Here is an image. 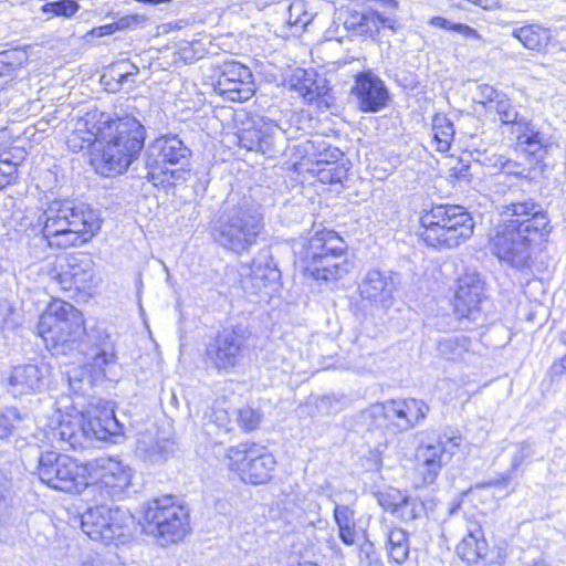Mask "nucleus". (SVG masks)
I'll use <instances>...</instances> for the list:
<instances>
[{"label":"nucleus","mask_w":566,"mask_h":566,"mask_svg":"<svg viewBox=\"0 0 566 566\" xmlns=\"http://www.w3.org/2000/svg\"><path fill=\"white\" fill-rule=\"evenodd\" d=\"M499 211L502 220L490 234L491 252L517 270L531 268L534 244L552 231L546 211L532 198L504 203Z\"/></svg>","instance_id":"obj_1"},{"label":"nucleus","mask_w":566,"mask_h":566,"mask_svg":"<svg viewBox=\"0 0 566 566\" xmlns=\"http://www.w3.org/2000/svg\"><path fill=\"white\" fill-rule=\"evenodd\" d=\"M124 426L116 419L107 401L91 406L85 412L56 415L45 428V438L61 450H83L93 442L112 440L123 436Z\"/></svg>","instance_id":"obj_2"},{"label":"nucleus","mask_w":566,"mask_h":566,"mask_svg":"<svg viewBox=\"0 0 566 566\" xmlns=\"http://www.w3.org/2000/svg\"><path fill=\"white\" fill-rule=\"evenodd\" d=\"M264 229L261 205L250 195L231 193L211 220L210 235L235 254L248 252Z\"/></svg>","instance_id":"obj_3"},{"label":"nucleus","mask_w":566,"mask_h":566,"mask_svg":"<svg viewBox=\"0 0 566 566\" xmlns=\"http://www.w3.org/2000/svg\"><path fill=\"white\" fill-rule=\"evenodd\" d=\"M98 154L92 164L98 174L112 177L123 174L138 158L146 138L145 127L135 117L112 118L102 113Z\"/></svg>","instance_id":"obj_4"},{"label":"nucleus","mask_w":566,"mask_h":566,"mask_svg":"<svg viewBox=\"0 0 566 566\" xmlns=\"http://www.w3.org/2000/svg\"><path fill=\"white\" fill-rule=\"evenodd\" d=\"M40 220L43 238L51 248L59 249L87 243L102 226L99 211L75 199L53 200Z\"/></svg>","instance_id":"obj_5"},{"label":"nucleus","mask_w":566,"mask_h":566,"mask_svg":"<svg viewBox=\"0 0 566 566\" xmlns=\"http://www.w3.org/2000/svg\"><path fill=\"white\" fill-rule=\"evenodd\" d=\"M421 239L433 248L451 249L468 240L474 222L465 208L457 205H436L420 217Z\"/></svg>","instance_id":"obj_6"},{"label":"nucleus","mask_w":566,"mask_h":566,"mask_svg":"<svg viewBox=\"0 0 566 566\" xmlns=\"http://www.w3.org/2000/svg\"><path fill=\"white\" fill-rule=\"evenodd\" d=\"M190 156V148L178 135H163L156 138L145 153L148 169L146 178L155 186L185 180V167L188 166Z\"/></svg>","instance_id":"obj_7"},{"label":"nucleus","mask_w":566,"mask_h":566,"mask_svg":"<svg viewBox=\"0 0 566 566\" xmlns=\"http://www.w3.org/2000/svg\"><path fill=\"white\" fill-rule=\"evenodd\" d=\"M145 528L157 536L161 545L177 543L190 532L189 512L171 496L148 502L144 513Z\"/></svg>","instance_id":"obj_8"},{"label":"nucleus","mask_w":566,"mask_h":566,"mask_svg":"<svg viewBox=\"0 0 566 566\" xmlns=\"http://www.w3.org/2000/svg\"><path fill=\"white\" fill-rule=\"evenodd\" d=\"M94 505L81 515L82 531L93 541L105 545L119 539L134 523L127 510L112 507L108 500L92 496Z\"/></svg>","instance_id":"obj_9"},{"label":"nucleus","mask_w":566,"mask_h":566,"mask_svg":"<svg viewBox=\"0 0 566 566\" xmlns=\"http://www.w3.org/2000/svg\"><path fill=\"white\" fill-rule=\"evenodd\" d=\"M251 332L242 324L218 331L206 345L205 360L218 371H230L250 352Z\"/></svg>","instance_id":"obj_10"},{"label":"nucleus","mask_w":566,"mask_h":566,"mask_svg":"<svg viewBox=\"0 0 566 566\" xmlns=\"http://www.w3.org/2000/svg\"><path fill=\"white\" fill-rule=\"evenodd\" d=\"M36 331L53 347L75 342L85 333L83 314L72 304L54 300L40 316Z\"/></svg>","instance_id":"obj_11"},{"label":"nucleus","mask_w":566,"mask_h":566,"mask_svg":"<svg viewBox=\"0 0 566 566\" xmlns=\"http://www.w3.org/2000/svg\"><path fill=\"white\" fill-rule=\"evenodd\" d=\"M36 473L43 483L54 490L67 493H78L84 488L87 490L86 467L65 454L41 452Z\"/></svg>","instance_id":"obj_12"},{"label":"nucleus","mask_w":566,"mask_h":566,"mask_svg":"<svg viewBox=\"0 0 566 566\" xmlns=\"http://www.w3.org/2000/svg\"><path fill=\"white\" fill-rule=\"evenodd\" d=\"M227 467L239 478L253 485L265 484L272 478L275 458L256 443L242 442L228 449Z\"/></svg>","instance_id":"obj_13"},{"label":"nucleus","mask_w":566,"mask_h":566,"mask_svg":"<svg viewBox=\"0 0 566 566\" xmlns=\"http://www.w3.org/2000/svg\"><path fill=\"white\" fill-rule=\"evenodd\" d=\"M97 481L87 484L92 496L113 501L123 497L132 486L134 470L119 459L101 458L96 461Z\"/></svg>","instance_id":"obj_14"},{"label":"nucleus","mask_w":566,"mask_h":566,"mask_svg":"<svg viewBox=\"0 0 566 566\" xmlns=\"http://www.w3.org/2000/svg\"><path fill=\"white\" fill-rule=\"evenodd\" d=\"M86 366L74 368L67 374L70 388L75 392L83 390V382L91 384L92 373L96 377H106V368L115 364V348L109 336L97 332L94 343L85 352Z\"/></svg>","instance_id":"obj_15"},{"label":"nucleus","mask_w":566,"mask_h":566,"mask_svg":"<svg viewBox=\"0 0 566 566\" xmlns=\"http://www.w3.org/2000/svg\"><path fill=\"white\" fill-rule=\"evenodd\" d=\"M239 145L251 151H260L273 158L283 154L287 147L284 132L271 119H259L238 134Z\"/></svg>","instance_id":"obj_16"},{"label":"nucleus","mask_w":566,"mask_h":566,"mask_svg":"<svg viewBox=\"0 0 566 566\" xmlns=\"http://www.w3.org/2000/svg\"><path fill=\"white\" fill-rule=\"evenodd\" d=\"M461 441L459 434H443L433 443L419 446L417 472L421 476V485H430L437 480L442 467L449 462Z\"/></svg>","instance_id":"obj_17"},{"label":"nucleus","mask_w":566,"mask_h":566,"mask_svg":"<svg viewBox=\"0 0 566 566\" xmlns=\"http://www.w3.org/2000/svg\"><path fill=\"white\" fill-rule=\"evenodd\" d=\"M241 287L249 294L270 295L268 289L276 285L281 279L269 250H261L252 260V263L241 264L239 268Z\"/></svg>","instance_id":"obj_18"},{"label":"nucleus","mask_w":566,"mask_h":566,"mask_svg":"<svg viewBox=\"0 0 566 566\" xmlns=\"http://www.w3.org/2000/svg\"><path fill=\"white\" fill-rule=\"evenodd\" d=\"M213 87L216 93L232 102L248 101L255 90L250 69L235 61L222 64Z\"/></svg>","instance_id":"obj_19"},{"label":"nucleus","mask_w":566,"mask_h":566,"mask_svg":"<svg viewBox=\"0 0 566 566\" xmlns=\"http://www.w3.org/2000/svg\"><path fill=\"white\" fill-rule=\"evenodd\" d=\"M360 418L369 430L386 429L394 434L409 430L410 420L403 399H388L374 403L361 412Z\"/></svg>","instance_id":"obj_20"},{"label":"nucleus","mask_w":566,"mask_h":566,"mask_svg":"<svg viewBox=\"0 0 566 566\" xmlns=\"http://www.w3.org/2000/svg\"><path fill=\"white\" fill-rule=\"evenodd\" d=\"M484 284L475 272H467L458 280L454 294V313L459 319L476 322L481 317Z\"/></svg>","instance_id":"obj_21"},{"label":"nucleus","mask_w":566,"mask_h":566,"mask_svg":"<svg viewBox=\"0 0 566 566\" xmlns=\"http://www.w3.org/2000/svg\"><path fill=\"white\" fill-rule=\"evenodd\" d=\"M45 364H21L12 367L6 378V390L14 398L35 395L45 386Z\"/></svg>","instance_id":"obj_22"},{"label":"nucleus","mask_w":566,"mask_h":566,"mask_svg":"<svg viewBox=\"0 0 566 566\" xmlns=\"http://www.w3.org/2000/svg\"><path fill=\"white\" fill-rule=\"evenodd\" d=\"M352 94L357 99V106L365 113H377L386 107L389 91L384 81L370 71L360 72L355 76Z\"/></svg>","instance_id":"obj_23"},{"label":"nucleus","mask_w":566,"mask_h":566,"mask_svg":"<svg viewBox=\"0 0 566 566\" xmlns=\"http://www.w3.org/2000/svg\"><path fill=\"white\" fill-rule=\"evenodd\" d=\"M358 290L363 300L376 307L388 308L392 303L396 283L390 272L369 270L361 279Z\"/></svg>","instance_id":"obj_24"},{"label":"nucleus","mask_w":566,"mask_h":566,"mask_svg":"<svg viewBox=\"0 0 566 566\" xmlns=\"http://www.w3.org/2000/svg\"><path fill=\"white\" fill-rule=\"evenodd\" d=\"M511 134L517 150L535 158H543L551 145L549 138L525 115L511 128Z\"/></svg>","instance_id":"obj_25"},{"label":"nucleus","mask_w":566,"mask_h":566,"mask_svg":"<svg viewBox=\"0 0 566 566\" xmlns=\"http://www.w3.org/2000/svg\"><path fill=\"white\" fill-rule=\"evenodd\" d=\"M347 244L337 232L322 230L307 239L298 252L301 266L334 252H346Z\"/></svg>","instance_id":"obj_26"},{"label":"nucleus","mask_w":566,"mask_h":566,"mask_svg":"<svg viewBox=\"0 0 566 566\" xmlns=\"http://www.w3.org/2000/svg\"><path fill=\"white\" fill-rule=\"evenodd\" d=\"M304 272L316 281H337L345 276L350 270L346 252H334L322 256L316 261L302 265Z\"/></svg>","instance_id":"obj_27"},{"label":"nucleus","mask_w":566,"mask_h":566,"mask_svg":"<svg viewBox=\"0 0 566 566\" xmlns=\"http://www.w3.org/2000/svg\"><path fill=\"white\" fill-rule=\"evenodd\" d=\"M395 21L373 9L349 10L344 19L345 29L359 35L374 34L380 28H394Z\"/></svg>","instance_id":"obj_28"},{"label":"nucleus","mask_w":566,"mask_h":566,"mask_svg":"<svg viewBox=\"0 0 566 566\" xmlns=\"http://www.w3.org/2000/svg\"><path fill=\"white\" fill-rule=\"evenodd\" d=\"M202 432L212 444H222L233 430L232 418L224 408L210 406L202 417Z\"/></svg>","instance_id":"obj_29"},{"label":"nucleus","mask_w":566,"mask_h":566,"mask_svg":"<svg viewBox=\"0 0 566 566\" xmlns=\"http://www.w3.org/2000/svg\"><path fill=\"white\" fill-rule=\"evenodd\" d=\"M333 517L338 528V537L346 546H353L359 538H367L363 520L356 518L354 509L345 504H335Z\"/></svg>","instance_id":"obj_30"},{"label":"nucleus","mask_w":566,"mask_h":566,"mask_svg":"<svg viewBox=\"0 0 566 566\" xmlns=\"http://www.w3.org/2000/svg\"><path fill=\"white\" fill-rule=\"evenodd\" d=\"M289 86L308 103L327 93L326 80L318 77L313 70H294L289 80Z\"/></svg>","instance_id":"obj_31"},{"label":"nucleus","mask_w":566,"mask_h":566,"mask_svg":"<svg viewBox=\"0 0 566 566\" xmlns=\"http://www.w3.org/2000/svg\"><path fill=\"white\" fill-rule=\"evenodd\" d=\"M297 147L303 153L304 158L313 163V166L347 160L345 154L339 148L332 147L321 137L306 139Z\"/></svg>","instance_id":"obj_32"},{"label":"nucleus","mask_w":566,"mask_h":566,"mask_svg":"<svg viewBox=\"0 0 566 566\" xmlns=\"http://www.w3.org/2000/svg\"><path fill=\"white\" fill-rule=\"evenodd\" d=\"M102 129L101 116L92 122L85 119L78 122L76 128L67 136L66 145L73 153L82 151L85 148L94 145L98 151L99 146V130Z\"/></svg>","instance_id":"obj_33"},{"label":"nucleus","mask_w":566,"mask_h":566,"mask_svg":"<svg viewBox=\"0 0 566 566\" xmlns=\"http://www.w3.org/2000/svg\"><path fill=\"white\" fill-rule=\"evenodd\" d=\"M488 551V543L484 539L481 526L478 523H471L468 527V534L463 536L457 546V554L467 563H476L483 558Z\"/></svg>","instance_id":"obj_34"},{"label":"nucleus","mask_w":566,"mask_h":566,"mask_svg":"<svg viewBox=\"0 0 566 566\" xmlns=\"http://www.w3.org/2000/svg\"><path fill=\"white\" fill-rule=\"evenodd\" d=\"M512 36L517 39L527 50L539 52L551 42L552 32L541 24L531 23L514 28Z\"/></svg>","instance_id":"obj_35"},{"label":"nucleus","mask_w":566,"mask_h":566,"mask_svg":"<svg viewBox=\"0 0 566 566\" xmlns=\"http://www.w3.org/2000/svg\"><path fill=\"white\" fill-rule=\"evenodd\" d=\"M137 452L145 461L150 463L166 459L175 450V443L167 439L154 440L143 437L137 440Z\"/></svg>","instance_id":"obj_36"},{"label":"nucleus","mask_w":566,"mask_h":566,"mask_svg":"<svg viewBox=\"0 0 566 566\" xmlns=\"http://www.w3.org/2000/svg\"><path fill=\"white\" fill-rule=\"evenodd\" d=\"M42 271L64 291L75 290L73 284V264L70 256L56 258L53 262L45 264Z\"/></svg>","instance_id":"obj_37"},{"label":"nucleus","mask_w":566,"mask_h":566,"mask_svg":"<svg viewBox=\"0 0 566 566\" xmlns=\"http://www.w3.org/2000/svg\"><path fill=\"white\" fill-rule=\"evenodd\" d=\"M387 547L389 557L397 564L407 560L410 551L408 533L396 526H386Z\"/></svg>","instance_id":"obj_38"},{"label":"nucleus","mask_w":566,"mask_h":566,"mask_svg":"<svg viewBox=\"0 0 566 566\" xmlns=\"http://www.w3.org/2000/svg\"><path fill=\"white\" fill-rule=\"evenodd\" d=\"M73 284L76 291H88L94 281V262L87 256L71 255Z\"/></svg>","instance_id":"obj_39"},{"label":"nucleus","mask_w":566,"mask_h":566,"mask_svg":"<svg viewBox=\"0 0 566 566\" xmlns=\"http://www.w3.org/2000/svg\"><path fill=\"white\" fill-rule=\"evenodd\" d=\"M471 340L465 335H452L441 338L438 343L439 354L449 360L463 359L469 352Z\"/></svg>","instance_id":"obj_40"},{"label":"nucleus","mask_w":566,"mask_h":566,"mask_svg":"<svg viewBox=\"0 0 566 566\" xmlns=\"http://www.w3.org/2000/svg\"><path fill=\"white\" fill-rule=\"evenodd\" d=\"M349 161L329 163L308 169L322 184H340L347 178Z\"/></svg>","instance_id":"obj_41"},{"label":"nucleus","mask_w":566,"mask_h":566,"mask_svg":"<svg viewBox=\"0 0 566 566\" xmlns=\"http://www.w3.org/2000/svg\"><path fill=\"white\" fill-rule=\"evenodd\" d=\"M433 140L439 151H448L454 136L453 123L444 115L437 114L432 119Z\"/></svg>","instance_id":"obj_42"},{"label":"nucleus","mask_w":566,"mask_h":566,"mask_svg":"<svg viewBox=\"0 0 566 566\" xmlns=\"http://www.w3.org/2000/svg\"><path fill=\"white\" fill-rule=\"evenodd\" d=\"M424 503L419 497H411L403 494V501L399 504L396 516L405 522H410L424 514Z\"/></svg>","instance_id":"obj_43"},{"label":"nucleus","mask_w":566,"mask_h":566,"mask_svg":"<svg viewBox=\"0 0 566 566\" xmlns=\"http://www.w3.org/2000/svg\"><path fill=\"white\" fill-rule=\"evenodd\" d=\"M494 108L501 123L503 125H510L511 128L517 123V120H520V118L524 116L504 94H501L495 101Z\"/></svg>","instance_id":"obj_44"},{"label":"nucleus","mask_w":566,"mask_h":566,"mask_svg":"<svg viewBox=\"0 0 566 566\" xmlns=\"http://www.w3.org/2000/svg\"><path fill=\"white\" fill-rule=\"evenodd\" d=\"M403 403L408 420H410L409 430L424 420L430 411V407L422 399L405 398Z\"/></svg>","instance_id":"obj_45"},{"label":"nucleus","mask_w":566,"mask_h":566,"mask_svg":"<svg viewBox=\"0 0 566 566\" xmlns=\"http://www.w3.org/2000/svg\"><path fill=\"white\" fill-rule=\"evenodd\" d=\"M287 23L304 29L311 21L312 14L305 10L303 0H294L287 7Z\"/></svg>","instance_id":"obj_46"},{"label":"nucleus","mask_w":566,"mask_h":566,"mask_svg":"<svg viewBox=\"0 0 566 566\" xmlns=\"http://www.w3.org/2000/svg\"><path fill=\"white\" fill-rule=\"evenodd\" d=\"M80 10V4L75 0H56L46 2L42 6L44 13H51L57 17L71 18Z\"/></svg>","instance_id":"obj_47"},{"label":"nucleus","mask_w":566,"mask_h":566,"mask_svg":"<svg viewBox=\"0 0 566 566\" xmlns=\"http://www.w3.org/2000/svg\"><path fill=\"white\" fill-rule=\"evenodd\" d=\"M430 24L440 29L458 32L468 39L481 40V35L475 29L463 23L451 22L442 17H433L430 20Z\"/></svg>","instance_id":"obj_48"},{"label":"nucleus","mask_w":566,"mask_h":566,"mask_svg":"<svg viewBox=\"0 0 566 566\" xmlns=\"http://www.w3.org/2000/svg\"><path fill=\"white\" fill-rule=\"evenodd\" d=\"M237 416V422L243 431L255 430L262 419V415L259 410L251 407H243L237 411H233Z\"/></svg>","instance_id":"obj_49"},{"label":"nucleus","mask_w":566,"mask_h":566,"mask_svg":"<svg viewBox=\"0 0 566 566\" xmlns=\"http://www.w3.org/2000/svg\"><path fill=\"white\" fill-rule=\"evenodd\" d=\"M25 415L14 407L8 408L4 413H0V439H4L12 433L14 422H20Z\"/></svg>","instance_id":"obj_50"},{"label":"nucleus","mask_w":566,"mask_h":566,"mask_svg":"<svg viewBox=\"0 0 566 566\" xmlns=\"http://www.w3.org/2000/svg\"><path fill=\"white\" fill-rule=\"evenodd\" d=\"M403 492L399 490H391L388 492H380L377 495V500L379 505L390 512L391 514L396 515L399 504L403 501Z\"/></svg>","instance_id":"obj_51"},{"label":"nucleus","mask_w":566,"mask_h":566,"mask_svg":"<svg viewBox=\"0 0 566 566\" xmlns=\"http://www.w3.org/2000/svg\"><path fill=\"white\" fill-rule=\"evenodd\" d=\"M15 312L11 303L7 300H0V329L12 331L18 326Z\"/></svg>","instance_id":"obj_52"},{"label":"nucleus","mask_w":566,"mask_h":566,"mask_svg":"<svg viewBox=\"0 0 566 566\" xmlns=\"http://www.w3.org/2000/svg\"><path fill=\"white\" fill-rule=\"evenodd\" d=\"M345 403L344 395L328 394L318 400V408L327 413L338 412Z\"/></svg>","instance_id":"obj_53"},{"label":"nucleus","mask_w":566,"mask_h":566,"mask_svg":"<svg viewBox=\"0 0 566 566\" xmlns=\"http://www.w3.org/2000/svg\"><path fill=\"white\" fill-rule=\"evenodd\" d=\"M502 93H499L493 86L489 84H481L476 88L475 102L485 105L486 103L495 102Z\"/></svg>","instance_id":"obj_54"},{"label":"nucleus","mask_w":566,"mask_h":566,"mask_svg":"<svg viewBox=\"0 0 566 566\" xmlns=\"http://www.w3.org/2000/svg\"><path fill=\"white\" fill-rule=\"evenodd\" d=\"M17 175V166L9 159L0 160V189L9 185Z\"/></svg>","instance_id":"obj_55"},{"label":"nucleus","mask_w":566,"mask_h":566,"mask_svg":"<svg viewBox=\"0 0 566 566\" xmlns=\"http://www.w3.org/2000/svg\"><path fill=\"white\" fill-rule=\"evenodd\" d=\"M518 450L513 455L512 463H511V472L516 471L521 464L524 462V460L531 455L530 451V443L526 441H522L517 446Z\"/></svg>","instance_id":"obj_56"},{"label":"nucleus","mask_w":566,"mask_h":566,"mask_svg":"<svg viewBox=\"0 0 566 566\" xmlns=\"http://www.w3.org/2000/svg\"><path fill=\"white\" fill-rule=\"evenodd\" d=\"M7 478L4 473L0 470V518L7 514L8 510V499L6 495L7 492Z\"/></svg>","instance_id":"obj_57"},{"label":"nucleus","mask_w":566,"mask_h":566,"mask_svg":"<svg viewBox=\"0 0 566 566\" xmlns=\"http://www.w3.org/2000/svg\"><path fill=\"white\" fill-rule=\"evenodd\" d=\"M120 27L118 23H109V24L101 25L98 28L93 29L92 33L96 36H104V35L113 34Z\"/></svg>","instance_id":"obj_58"},{"label":"nucleus","mask_w":566,"mask_h":566,"mask_svg":"<svg viewBox=\"0 0 566 566\" xmlns=\"http://www.w3.org/2000/svg\"><path fill=\"white\" fill-rule=\"evenodd\" d=\"M512 479L511 472L502 473L496 479H491L484 482L483 486H499V485H507Z\"/></svg>","instance_id":"obj_59"},{"label":"nucleus","mask_w":566,"mask_h":566,"mask_svg":"<svg viewBox=\"0 0 566 566\" xmlns=\"http://www.w3.org/2000/svg\"><path fill=\"white\" fill-rule=\"evenodd\" d=\"M111 562L102 558L99 555L88 556L81 566H108Z\"/></svg>","instance_id":"obj_60"},{"label":"nucleus","mask_w":566,"mask_h":566,"mask_svg":"<svg viewBox=\"0 0 566 566\" xmlns=\"http://www.w3.org/2000/svg\"><path fill=\"white\" fill-rule=\"evenodd\" d=\"M453 170H454L453 176L455 178L469 180L470 166L461 165L459 168H453Z\"/></svg>","instance_id":"obj_61"},{"label":"nucleus","mask_w":566,"mask_h":566,"mask_svg":"<svg viewBox=\"0 0 566 566\" xmlns=\"http://www.w3.org/2000/svg\"><path fill=\"white\" fill-rule=\"evenodd\" d=\"M552 370L554 375H562L566 371V355L553 364Z\"/></svg>","instance_id":"obj_62"},{"label":"nucleus","mask_w":566,"mask_h":566,"mask_svg":"<svg viewBox=\"0 0 566 566\" xmlns=\"http://www.w3.org/2000/svg\"><path fill=\"white\" fill-rule=\"evenodd\" d=\"M499 4V0H478L476 6L485 9L491 10L493 8H496Z\"/></svg>","instance_id":"obj_63"},{"label":"nucleus","mask_w":566,"mask_h":566,"mask_svg":"<svg viewBox=\"0 0 566 566\" xmlns=\"http://www.w3.org/2000/svg\"><path fill=\"white\" fill-rule=\"evenodd\" d=\"M137 71H138L137 66L132 65V69H130V70H127V71H125V72H123V73H120V74H119V78H120V81H127V80H128V77H129L130 75L136 74V73H137Z\"/></svg>","instance_id":"obj_64"}]
</instances>
